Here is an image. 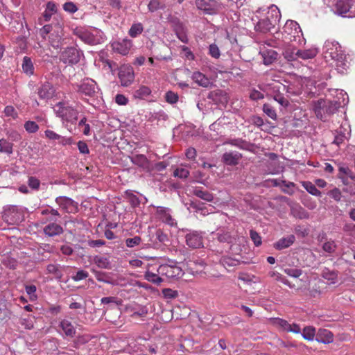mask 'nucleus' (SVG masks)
<instances>
[{
	"mask_svg": "<svg viewBox=\"0 0 355 355\" xmlns=\"http://www.w3.org/2000/svg\"><path fill=\"white\" fill-rule=\"evenodd\" d=\"M132 162L141 167H146L148 161L144 155H137L131 158Z\"/></svg>",
	"mask_w": 355,
	"mask_h": 355,
	"instance_id": "nucleus-45",
	"label": "nucleus"
},
{
	"mask_svg": "<svg viewBox=\"0 0 355 355\" xmlns=\"http://www.w3.org/2000/svg\"><path fill=\"white\" fill-rule=\"evenodd\" d=\"M191 78L199 86L203 87H208L211 85L209 79L205 75L199 71L194 72L191 76Z\"/></svg>",
	"mask_w": 355,
	"mask_h": 355,
	"instance_id": "nucleus-25",
	"label": "nucleus"
},
{
	"mask_svg": "<svg viewBox=\"0 0 355 355\" xmlns=\"http://www.w3.org/2000/svg\"><path fill=\"white\" fill-rule=\"evenodd\" d=\"M81 52L75 47L64 49L60 53V60L64 64H75L80 61Z\"/></svg>",
	"mask_w": 355,
	"mask_h": 355,
	"instance_id": "nucleus-9",
	"label": "nucleus"
},
{
	"mask_svg": "<svg viewBox=\"0 0 355 355\" xmlns=\"http://www.w3.org/2000/svg\"><path fill=\"white\" fill-rule=\"evenodd\" d=\"M291 214L295 218L300 219L308 218L309 215L308 212L300 205H295L291 207Z\"/></svg>",
	"mask_w": 355,
	"mask_h": 355,
	"instance_id": "nucleus-40",
	"label": "nucleus"
},
{
	"mask_svg": "<svg viewBox=\"0 0 355 355\" xmlns=\"http://www.w3.org/2000/svg\"><path fill=\"white\" fill-rule=\"evenodd\" d=\"M189 175V171L183 167L177 168L173 172V176L181 179H186Z\"/></svg>",
	"mask_w": 355,
	"mask_h": 355,
	"instance_id": "nucleus-50",
	"label": "nucleus"
},
{
	"mask_svg": "<svg viewBox=\"0 0 355 355\" xmlns=\"http://www.w3.org/2000/svg\"><path fill=\"white\" fill-rule=\"evenodd\" d=\"M132 46V41L129 39L124 38L119 40L112 43V49L121 55H127Z\"/></svg>",
	"mask_w": 355,
	"mask_h": 355,
	"instance_id": "nucleus-14",
	"label": "nucleus"
},
{
	"mask_svg": "<svg viewBox=\"0 0 355 355\" xmlns=\"http://www.w3.org/2000/svg\"><path fill=\"white\" fill-rule=\"evenodd\" d=\"M187 245L193 249L203 247L202 232L198 231H191L185 236Z\"/></svg>",
	"mask_w": 355,
	"mask_h": 355,
	"instance_id": "nucleus-12",
	"label": "nucleus"
},
{
	"mask_svg": "<svg viewBox=\"0 0 355 355\" xmlns=\"http://www.w3.org/2000/svg\"><path fill=\"white\" fill-rule=\"evenodd\" d=\"M264 18L275 26L281 19V13L277 6L271 5Z\"/></svg>",
	"mask_w": 355,
	"mask_h": 355,
	"instance_id": "nucleus-18",
	"label": "nucleus"
},
{
	"mask_svg": "<svg viewBox=\"0 0 355 355\" xmlns=\"http://www.w3.org/2000/svg\"><path fill=\"white\" fill-rule=\"evenodd\" d=\"M143 31V25L141 23H135L131 26L128 34L131 37H136L140 35Z\"/></svg>",
	"mask_w": 355,
	"mask_h": 355,
	"instance_id": "nucleus-44",
	"label": "nucleus"
},
{
	"mask_svg": "<svg viewBox=\"0 0 355 355\" xmlns=\"http://www.w3.org/2000/svg\"><path fill=\"white\" fill-rule=\"evenodd\" d=\"M209 54L214 58H218L220 55V51L218 46L215 44H211L209 47Z\"/></svg>",
	"mask_w": 355,
	"mask_h": 355,
	"instance_id": "nucleus-61",
	"label": "nucleus"
},
{
	"mask_svg": "<svg viewBox=\"0 0 355 355\" xmlns=\"http://www.w3.org/2000/svg\"><path fill=\"white\" fill-rule=\"evenodd\" d=\"M322 277L329 281L330 284H336L338 279V272L336 270H331L327 268L322 270Z\"/></svg>",
	"mask_w": 355,
	"mask_h": 355,
	"instance_id": "nucleus-35",
	"label": "nucleus"
},
{
	"mask_svg": "<svg viewBox=\"0 0 355 355\" xmlns=\"http://www.w3.org/2000/svg\"><path fill=\"white\" fill-rule=\"evenodd\" d=\"M196 6L205 13L211 14L215 11L216 2L214 0H196Z\"/></svg>",
	"mask_w": 355,
	"mask_h": 355,
	"instance_id": "nucleus-20",
	"label": "nucleus"
},
{
	"mask_svg": "<svg viewBox=\"0 0 355 355\" xmlns=\"http://www.w3.org/2000/svg\"><path fill=\"white\" fill-rule=\"evenodd\" d=\"M24 128L29 133H35L38 130L39 127L35 121H28L24 123Z\"/></svg>",
	"mask_w": 355,
	"mask_h": 355,
	"instance_id": "nucleus-54",
	"label": "nucleus"
},
{
	"mask_svg": "<svg viewBox=\"0 0 355 355\" xmlns=\"http://www.w3.org/2000/svg\"><path fill=\"white\" fill-rule=\"evenodd\" d=\"M323 53L325 58L329 57L336 62V66L340 73H343L349 66L345 51L341 45L335 40H327L323 45Z\"/></svg>",
	"mask_w": 355,
	"mask_h": 355,
	"instance_id": "nucleus-2",
	"label": "nucleus"
},
{
	"mask_svg": "<svg viewBox=\"0 0 355 355\" xmlns=\"http://www.w3.org/2000/svg\"><path fill=\"white\" fill-rule=\"evenodd\" d=\"M43 232L48 237H54L61 235L64 232V230L55 221H51L43 228Z\"/></svg>",
	"mask_w": 355,
	"mask_h": 355,
	"instance_id": "nucleus-15",
	"label": "nucleus"
},
{
	"mask_svg": "<svg viewBox=\"0 0 355 355\" xmlns=\"http://www.w3.org/2000/svg\"><path fill=\"white\" fill-rule=\"evenodd\" d=\"M60 328L67 337L73 338L75 336L76 330L73 324L67 319H63L60 322Z\"/></svg>",
	"mask_w": 355,
	"mask_h": 355,
	"instance_id": "nucleus-22",
	"label": "nucleus"
},
{
	"mask_svg": "<svg viewBox=\"0 0 355 355\" xmlns=\"http://www.w3.org/2000/svg\"><path fill=\"white\" fill-rule=\"evenodd\" d=\"M222 158L225 164L235 166L241 158V154L237 152H227L223 154Z\"/></svg>",
	"mask_w": 355,
	"mask_h": 355,
	"instance_id": "nucleus-23",
	"label": "nucleus"
},
{
	"mask_svg": "<svg viewBox=\"0 0 355 355\" xmlns=\"http://www.w3.org/2000/svg\"><path fill=\"white\" fill-rule=\"evenodd\" d=\"M193 193L196 196H197L205 201L212 202L214 200V195L211 193H210L207 191L203 190L201 188H196L193 190Z\"/></svg>",
	"mask_w": 355,
	"mask_h": 355,
	"instance_id": "nucleus-38",
	"label": "nucleus"
},
{
	"mask_svg": "<svg viewBox=\"0 0 355 355\" xmlns=\"http://www.w3.org/2000/svg\"><path fill=\"white\" fill-rule=\"evenodd\" d=\"M207 98L212 101L215 104L225 105L227 103V94L220 89L211 91L209 93Z\"/></svg>",
	"mask_w": 355,
	"mask_h": 355,
	"instance_id": "nucleus-17",
	"label": "nucleus"
},
{
	"mask_svg": "<svg viewBox=\"0 0 355 355\" xmlns=\"http://www.w3.org/2000/svg\"><path fill=\"white\" fill-rule=\"evenodd\" d=\"M150 94L151 89L148 87L141 85L134 91L133 96L135 98L144 99L150 96Z\"/></svg>",
	"mask_w": 355,
	"mask_h": 355,
	"instance_id": "nucleus-36",
	"label": "nucleus"
},
{
	"mask_svg": "<svg viewBox=\"0 0 355 355\" xmlns=\"http://www.w3.org/2000/svg\"><path fill=\"white\" fill-rule=\"evenodd\" d=\"M46 271L49 274H53L57 277H60L62 275L61 271L60 270V266L58 264H49L46 266Z\"/></svg>",
	"mask_w": 355,
	"mask_h": 355,
	"instance_id": "nucleus-51",
	"label": "nucleus"
},
{
	"mask_svg": "<svg viewBox=\"0 0 355 355\" xmlns=\"http://www.w3.org/2000/svg\"><path fill=\"white\" fill-rule=\"evenodd\" d=\"M57 115L63 121L75 123L78 120V112L71 106L67 105L64 103L60 102L55 106Z\"/></svg>",
	"mask_w": 355,
	"mask_h": 355,
	"instance_id": "nucleus-5",
	"label": "nucleus"
},
{
	"mask_svg": "<svg viewBox=\"0 0 355 355\" xmlns=\"http://www.w3.org/2000/svg\"><path fill=\"white\" fill-rule=\"evenodd\" d=\"M77 87L79 93L88 96H94L98 89L96 82L89 78L84 80Z\"/></svg>",
	"mask_w": 355,
	"mask_h": 355,
	"instance_id": "nucleus-13",
	"label": "nucleus"
},
{
	"mask_svg": "<svg viewBox=\"0 0 355 355\" xmlns=\"http://www.w3.org/2000/svg\"><path fill=\"white\" fill-rule=\"evenodd\" d=\"M270 323L282 331L288 332V329L290 327V323L288 322L286 320L279 318H270Z\"/></svg>",
	"mask_w": 355,
	"mask_h": 355,
	"instance_id": "nucleus-33",
	"label": "nucleus"
},
{
	"mask_svg": "<svg viewBox=\"0 0 355 355\" xmlns=\"http://www.w3.org/2000/svg\"><path fill=\"white\" fill-rule=\"evenodd\" d=\"M295 237L294 235H289L287 237H284L279 239L274 244V247L277 250H282L291 246L295 241Z\"/></svg>",
	"mask_w": 355,
	"mask_h": 355,
	"instance_id": "nucleus-28",
	"label": "nucleus"
},
{
	"mask_svg": "<svg viewBox=\"0 0 355 355\" xmlns=\"http://www.w3.org/2000/svg\"><path fill=\"white\" fill-rule=\"evenodd\" d=\"M261 55L264 64L269 65L277 60L278 54L275 50L267 49L261 52Z\"/></svg>",
	"mask_w": 355,
	"mask_h": 355,
	"instance_id": "nucleus-30",
	"label": "nucleus"
},
{
	"mask_svg": "<svg viewBox=\"0 0 355 355\" xmlns=\"http://www.w3.org/2000/svg\"><path fill=\"white\" fill-rule=\"evenodd\" d=\"M217 239L218 241L222 243H231L232 241V237L228 232H223L222 233H217Z\"/></svg>",
	"mask_w": 355,
	"mask_h": 355,
	"instance_id": "nucleus-53",
	"label": "nucleus"
},
{
	"mask_svg": "<svg viewBox=\"0 0 355 355\" xmlns=\"http://www.w3.org/2000/svg\"><path fill=\"white\" fill-rule=\"evenodd\" d=\"M333 334L327 329H320L316 335V340L322 343H330L333 342Z\"/></svg>",
	"mask_w": 355,
	"mask_h": 355,
	"instance_id": "nucleus-26",
	"label": "nucleus"
},
{
	"mask_svg": "<svg viewBox=\"0 0 355 355\" xmlns=\"http://www.w3.org/2000/svg\"><path fill=\"white\" fill-rule=\"evenodd\" d=\"M269 276L274 278L277 281H279L282 282L284 284L287 285L290 288H293L294 286L291 284V282L284 277L282 274L277 271H271L269 272Z\"/></svg>",
	"mask_w": 355,
	"mask_h": 355,
	"instance_id": "nucleus-46",
	"label": "nucleus"
},
{
	"mask_svg": "<svg viewBox=\"0 0 355 355\" xmlns=\"http://www.w3.org/2000/svg\"><path fill=\"white\" fill-rule=\"evenodd\" d=\"M23 71L28 76H31L34 73V66L31 58L25 56L22 62Z\"/></svg>",
	"mask_w": 355,
	"mask_h": 355,
	"instance_id": "nucleus-39",
	"label": "nucleus"
},
{
	"mask_svg": "<svg viewBox=\"0 0 355 355\" xmlns=\"http://www.w3.org/2000/svg\"><path fill=\"white\" fill-rule=\"evenodd\" d=\"M336 249V245L334 241H329L322 245V250L328 253H333Z\"/></svg>",
	"mask_w": 355,
	"mask_h": 355,
	"instance_id": "nucleus-56",
	"label": "nucleus"
},
{
	"mask_svg": "<svg viewBox=\"0 0 355 355\" xmlns=\"http://www.w3.org/2000/svg\"><path fill=\"white\" fill-rule=\"evenodd\" d=\"M57 11L56 4L53 1L46 3V9L42 15V17L39 19V24H43L44 22L50 21L52 15Z\"/></svg>",
	"mask_w": 355,
	"mask_h": 355,
	"instance_id": "nucleus-21",
	"label": "nucleus"
},
{
	"mask_svg": "<svg viewBox=\"0 0 355 355\" xmlns=\"http://www.w3.org/2000/svg\"><path fill=\"white\" fill-rule=\"evenodd\" d=\"M283 33L286 35V37L292 42L300 41V37L302 36V30L299 24L293 20H288L283 27Z\"/></svg>",
	"mask_w": 355,
	"mask_h": 355,
	"instance_id": "nucleus-7",
	"label": "nucleus"
},
{
	"mask_svg": "<svg viewBox=\"0 0 355 355\" xmlns=\"http://www.w3.org/2000/svg\"><path fill=\"white\" fill-rule=\"evenodd\" d=\"M327 195L336 202H340L342 198V193L338 188H334L328 191Z\"/></svg>",
	"mask_w": 355,
	"mask_h": 355,
	"instance_id": "nucleus-55",
	"label": "nucleus"
},
{
	"mask_svg": "<svg viewBox=\"0 0 355 355\" xmlns=\"http://www.w3.org/2000/svg\"><path fill=\"white\" fill-rule=\"evenodd\" d=\"M141 239L139 236L133 238H128L125 240V244L128 248H133L140 244Z\"/></svg>",
	"mask_w": 355,
	"mask_h": 355,
	"instance_id": "nucleus-60",
	"label": "nucleus"
},
{
	"mask_svg": "<svg viewBox=\"0 0 355 355\" xmlns=\"http://www.w3.org/2000/svg\"><path fill=\"white\" fill-rule=\"evenodd\" d=\"M225 144H230L241 149H248L249 143L242 139H232L227 140Z\"/></svg>",
	"mask_w": 355,
	"mask_h": 355,
	"instance_id": "nucleus-43",
	"label": "nucleus"
},
{
	"mask_svg": "<svg viewBox=\"0 0 355 355\" xmlns=\"http://www.w3.org/2000/svg\"><path fill=\"white\" fill-rule=\"evenodd\" d=\"M144 277L147 281L153 283L156 285H159L163 282L161 275L158 272L155 273L149 270L145 272Z\"/></svg>",
	"mask_w": 355,
	"mask_h": 355,
	"instance_id": "nucleus-41",
	"label": "nucleus"
},
{
	"mask_svg": "<svg viewBox=\"0 0 355 355\" xmlns=\"http://www.w3.org/2000/svg\"><path fill=\"white\" fill-rule=\"evenodd\" d=\"M302 184L303 187L309 192L310 194L315 196H320L321 192L316 188L315 185L312 182L309 181L302 182Z\"/></svg>",
	"mask_w": 355,
	"mask_h": 355,
	"instance_id": "nucleus-42",
	"label": "nucleus"
},
{
	"mask_svg": "<svg viewBox=\"0 0 355 355\" xmlns=\"http://www.w3.org/2000/svg\"><path fill=\"white\" fill-rule=\"evenodd\" d=\"M165 98H166V102H168L171 104H173V103H175L178 102V94H176L173 92L168 91L166 93Z\"/></svg>",
	"mask_w": 355,
	"mask_h": 355,
	"instance_id": "nucleus-62",
	"label": "nucleus"
},
{
	"mask_svg": "<svg viewBox=\"0 0 355 355\" xmlns=\"http://www.w3.org/2000/svg\"><path fill=\"white\" fill-rule=\"evenodd\" d=\"M263 112L272 119H277L276 111L270 104L265 103L263 105Z\"/></svg>",
	"mask_w": 355,
	"mask_h": 355,
	"instance_id": "nucleus-49",
	"label": "nucleus"
},
{
	"mask_svg": "<svg viewBox=\"0 0 355 355\" xmlns=\"http://www.w3.org/2000/svg\"><path fill=\"white\" fill-rule=\"evenodd\" d=\"M73 34L83 42L89 45H96L104 41L103 33L97 28H77L74 29Z\"/></svg>",
	"mask_w": 355,
	"mask_h": 355,
	"instance_id": "nucleus-4",
	"label": "nucleus"
},
{
	"mask_svg": "<svg viewBox=\"0 0 355 355\" xmlns=\"http://www.w3.org/2000/svg\"><path fill=\"white\" fill-rule=\"evenodd\" d=\"M318 53V50L315 47H311L309 49L297 50V55H298L299 59L304 60L313 59Z\"/></svg>",
	"mask_w": 355,
	"mask_h": 355,
	"instance_id": "nucleus-24",
	"label": "nucleus"
},
{
	"mask_svg": "<svg viewBox=\"0 0 355 355\" xmlns=\"http://www.w3.org/2000/svg\"><path fill=\"white\" fill-rule=\"evenodd\" d=\"M346 139H347V137H346L345 134H344L341 132H337L336 135H335L334 139L333 141V144L339 146L340 144H342L345 141V140Z\"/></svg>",
	"mask_w": 355,
	"mask_h": 355,
	"instance_id": "nucleus-64",
	"label": "nucleus"
},
{
	"mask_svg": "<svg viewBox=\"0 0 355 355\" xmlns=\"http://www.w3.org/2000/svg\"><path fill=\"white\" fill-rule=\"evenodd\" d=\"M315 335V329L312 327H306L303 329L302 337L308 340H313Z\"/></svg>",
	"mask_w": 355,
	"mask_h": 355,
	"instance_id": "nucleus-48",
	"label": "nucleus"
},
{
	"mask_svg": "<svg viewBox=\"0 0 355 355\" xmlns=\"http://www.w3.org/2000/svg\"><path fill=\"white\" fill-rule=\"evenodd\" d=\"M337 12L340 14H346L348 12L353 14L352 6L349 3L345 0H338L336 3Z\"/></svg>",
	"mask_w": 355,
	"mask_h": 355,
	"instance_id": "nucleus-32",
	"label": "nucleus"
},
{
	"mask_svg": "<svg viewBox=\"0 0 355 355\" xmlns=\"http://www.w3.org/2000/svg\"><path fill=\"white\" fill-rule=\"evenodd\" d=\"M284 272L288 276L294 278H298L302 274V270L298 268H286Z\"/></svg>",
	"mask_w": 355,
	"mask_h": 355,
	"instance_id": "nucleus-52",
	"label": "nucleus"
},
{
	"mask_svg": "<svg viewBox=\"0 0 355 355\" xmlns=\"http://www.w3.org/2000/svg\"><path fill=\"white\" fill-rule=\"evenodd\" d=\"M55 89L49 82H46L37 89V94L41 99H49L54 96Z\"/></svg>",
	"mask_w": 355,
	"mask_h": 355,
	"instance_id": "nucleus-16",
	"label": "nucleus"
},
{
	"mask_svg": "<svg viewBox=\"0 0 355 355\" xmlns=\"http://www.w3.org/2000/svg\"><path fill=\"white\" fill-rule=\"evenodd\" d=\"M162 294L165 298L168 299H173L178 295V291L171 288H164L162 290Z\"/></svg>",
	"mask_w": 355,
	"mask_h": 355,
	"instance_id": "nucleus-63",
	"label": "nucleus"
},
{
	"mask_svg": "<svg viewBox=\"0 0 355 355\" xmlns=\"http://www.w3.org/2000/svg\"><path fill=\"white\" fill-rule=\"evenodd\" d=\"M28 185L33 190L37 191L40 189V181L37 178L31 176L28 180Z\"/></svg>",
	"mask_w": 355,
	"mask_h": 355,
	"instance_id": "nucleus-57",
	"label": "nucleus"
},
{
	"mask_svg": "<svg viewBox=\"0 0 355 355\" xmlns=\"http://www.w3.org/2000/svg\"><path fill=\"white\" fill-rule=\"evenodd\" d=\"M275 26L272 24L270 21H268L266 19L262 18L259 20L257 24L255 25V30L257 31L266 33L270 32L272 29H273Z\"/></svg>",
	"mask_w": 355,
	"mask_h": 355,
	"instance_id": "nucleus-27",
	"label": "nucleus"
},
{
	"mask_svg": "<svg viewBox=\"0 0 355 355\" xmlns=\"http://www.w3.org/2000/svg\"><path fill=\"white\" fill-rule=\"evenodd\" d=\"M118 77L121 86L128 87L135 80V72L133 68L129 64H122L118 69Z\"/></svg>",
	"mask_w": 355,
	"mask_h": 355,
	"instance_id": "nucleus-8",
	"label": "nucleus"
},
{
	"mask_svg": "<svg viewBox=\"0 0 355 355\" xmlns=\"http://www.w3.org/2000/svg\"><path fill=\"white\" fill-rule=\"evenodd\" d=\"M157 272L161 276H165L168 279H178L184 275L182 268L178 266L177 263L174 261H170L169 263L160 265Z\"/></svg>",
	"mask_w": 355,
	"mask_h": 355,
	"instance_id": "nucleus-6",
	"label": "nucleus"
},
{
	"mask_svg": "<svg viewBox=\"0 0 355 355\" xmlns=\"http://www.w3.org/2000/svg\"><path fill=\"white\" fill-rule=\"evenodd\" d=\"M101 302L102 304H108L110 303H113L117 306L121 305V304H122V300H119L116 297H105L101 298Z\"/></svg>",
	"mask_w": 355,
	"mask_h": 355,
	"instance_id": "nucleus-58",
	"label": "nucleus"
},
{
	"mask_svg": "<svg viewBox=\"0 0 355 355\" xmlns=\"http://www.w3.org/2000/svg\"><path fill=\"white\" fill-rule=\"evenodd\" d=\"M41 215L45 216L41 220L42 224H45L48 222L56 221L55 218L60 216V214L57 209H55L49 206L41 211Z\"/></svg>",
	"mask_w": 355,
	"mask_h": 355,
	"instance_id": "nucleus-19",
	"label": "nucleus"
},
{
	"mask_svg": "<svg viewBox=\"0 0 355 355\" xmlns=\"http://www.w3.org/2000/svg\"><path fill=\"white\" fill-rule=\"evenodd\" d=\"M55 202L64 211L69 212V209L73 206L74 201L66 196H59L55 198Z\"/></svg>",
	"mask_w": 355,
	"mask_h": 355,
	"instance_id": "nucleus-29",
	"label": "nucleus"
},
{
	"mask_svg": "<svg viewBox=\"0 0 355 355\" xmlns=\"http://www.w3.org/2000/svg\"><path fill=\"white\" fill-rule=\"evenodd\" d=\"M12 144L8 141L6 139H0V152L6 153L8 155L12 153Z\"/></svg>",
	"mask_w": 355,
	"mask_h": 355,
	"instance_id": "nucleus-47",
	"label": "nucleus"
},
{
	"mask_svg": "<svg viewBox=\"0 0 355 355\" xmlns=\"http://www.w3.org/2000/svg\"><path fill=\"white\" fill-rule=\"evenodd\" d=\"M220 263L224 268L230 270L231 268L239 265L241 261L238 259L229 256H224L220 259Z\"/></svg>",
	"mask_w": 355,
	"mask_h": 355,
	"instance_id": "nucleus-31",
	"label": "nucleus"
},
{
	"mask_svg": "<svg viewBox=\"0 0 355 355\" xmlns=\"http://www.w3.org/2000/svg\"><path fill=\"white\" fill-rule=\"evenodd\" d=\"M157 212L160 216V218L163 222L173 225L174 223V219L171 216L169 210L164 207H159Z\"/></svg>",
	"mask_w": 355,
	"mask_h": 355,
	"instance_id": "nucleus-37",
	"label": "nucleus"
},
{
	"mask_svg": "<svg viewBox=\"0 0 355 355\" xmlns=\"http://www.w3.org/2000/svg\"><path fill=\"white\" fill-rule=\"evenodd\" d=\"M169 23L178 38L182 42L187 44L189 39L187 28L184 24L178 18L173 17L170 19Z\"/></svg>",
	"mask_w": 355,
	"mask_h": 355,
	"instance_id": "nucleus-11",
	"label": "nucleus"
},
{
	"mask_svg": "<svg viewBox=\"0 0 355 355\" xmlns=\"http://www.w3.org/2000/svg\"><path fill=\"white\" fill-rule=\"evenodd\" d=\"M93 262L99 268L102 269H110L111 263L108 258L99 255H96L93 257Z\"/></svg>",
	"mask_w": 355,
	"mask_h": 355,
	"instance_id": "nucleus-34",
	"label": "nucleus"
},
{
	"mask_svg": "<svg viewBox=\"0 0 355 355\" xmlns=\"http://www.w3.org/2000/svg\"><path fill=\"white\" fill-rule=\"evenodd\" d=\"M297 50L296 49L292 51L286 50L284 53L285 58L288 61L297 60L299 57L298 55H297Z\"/></svg>",
	"mask_w": 355,
	"mask_h": 355,
	"instance_id": "nucleus-59",
	"label": "nucleus"
},
{
	"mask_svg": "<svg viewBox=\"0 0 355 355\" xmlns=\"http://www.w3.org/2000/svg\"><path fill=\"white\" fill-rule=\"evenodd\" d=\"M23 213L21 209L15 205H10L5 209L3 218L9 224L19 223L23 220Z\"/></svg>",
	"mask_w": 355,
	"mask_h": 355,
	"instance_id": "nucleus-10",
	"label": "nucleus"
},
{
	"mask_svg": "<svg viewBox=\"0 0 355 355\" xmlns=\"http://www.w3.org/2000/svg\"><path fill=\"white\" fill-rule=\"evenodd\" d=\"M341 106L338 101L320 98L313 103V109L318 119L326 121L328 116L334 114Z\"/></svg>",
	"mask_w": 355,
	"mask_h": 355,
	"instance_id": "nucleus-3",
	"label": "nucleus"
},
{
	"mask_svg": "<svg viewBox=\"0 0 355 355\" xmlns=\"http://www.w3.org/2000/svg\"><path fill=\"white\" fill-rule=\"evenodd\" d=\"M40 35L44 40L48 37L49 44L55 49H60L66 44L63 22L54 19L51 23L45 24L40 29Z\"/></svg>",
	"mask_w": 355,
	"mask_h": 355,
	"instance_id": "nucleus-1",
	"label": "nucleus"
}]
</instances>
